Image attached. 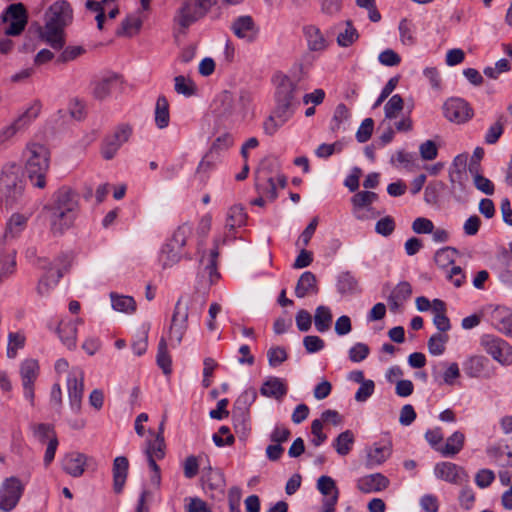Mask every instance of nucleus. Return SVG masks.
Returning a JSON list of instances; mask_svg holds the SVG:
<instances>
[{
    "mask_svg": "<svg viewBox=\"0 0 512 512\" xmlns=\"http://www.w3.org/2000/svg\"><path fill=\"white\" fill-rule=\"evenodd\" d=\"M443 114L449 122L464 124L473 117L474 111L466 100L451 97L443 104Z\"/></svg>",
    "mask_w": 512,
    "mask_h": 512,
    "instance_id": "9b49d317",
    "label": "nucleus"
},
{
    "mask_svg": "<svg viewBox=\"0 0 512 512\" xmlns=\"http://www.w3.org/2000/svg\"><path fill=\"white\" fill-rule=\"evenodd\" d=\"M487 359L484 356L473 355L463 362V368L467 376L477 378L483 372Z\"/></svg>",
    "mask_w": 512,
    "mask_h": 512,
    "instance_id": "79ce46f5",
    "label": "nucleus"
},
{
    "mask_svg": "<svg viewBox=\"0 0 512 512\" xmlns=\"http://www.w3.org/2000/svg\"><path fill=\"white\" fill-rule=\"evenodd\" d=\"M26 337L23 332H10L8 334L7 357L13 359L17 351L25 345Z\"/></svg>",
    "mask_w": 512,
    "mask_h": 512,
    "instance_id": "603ef678",
    "label": "nucleus"
},
{
    "mask_svg": "<svg viewBox=\"0 0 512 512\" xmlns=\"http://www.w3.org/2000/svg\"><path fill=\"white\" fill-rule=\"evenodd\" d=\"M1 18L5 23L4 33L6 35H19L27 23L25 6L22 3L11 4Z\"/></svg>",
    "mask_w": 512,
    "mask_h": 512,
    "instance_id": "f8f14e48",
    "label": "nucleus"
},
{
    "mask_svg": "<svg viewBox=\"0 0 512 512\" xmlns=\"http://www.w3.org/2000/svg\"><path fill=\"white\" fill-rule=\"evenodd\" d=\"M42 38L53 48L62 49L65 44L64 28L71 23L73 11L65 0L56 1L46 14Z\"/></svg>",
    "mask_w": 512,
    "mask_h": 512,
    "instance_id": "f03ea898",
    "label": "nucleus"
},
{
    "mask_svg": "<svg viewBox=\"0 0 512 512\" xmlns=\"http://www.w3.org/2000/svg\"><path fill=\"white\" fill-rule=\"evenodd\" d=\"M154 121L158 129H165L170 123L169 103L165 96L157 98L154 110Z\"/></svg>",
    "mask_w": 512,
    "mask_h": 512,
    "instance_id": "2f4dec72",
    "label": "nucleus"
},
{
    "mask_svg": "<svg viewBox=\"0 0 512 512\" xmlns=\"http://www.w3.org/2000/svg\"><path fill=\"white\" fill-rule=\"evenodd\" d=\"M218 255V249L215 247L208 255H203L200 260L201 264L205 266V271L209 276L210 284L219 277V273L217 272Z\"/></svg>",
    "mask_w": 512,
    "mask_h": 512,
    "instance_id": "09e8293b",
    "label": "nucleus"
},
{
    "mask_svg": "<svg viewBox=\"0 0 512 512\" xmlns=\"http://www.w3.org/2000/svg\"><path fill=\"white\" fill-rule=\"evenodd\" d=\"M111 305L115 311L123 313H133L136 310V302L130 296L110 294Z\"/></svg>",
    "mask_w": 512,
    "mask_h": 512,
    "instance_id": "49530a36",
    "label": "nucleus"
},
{
    "mask_svg": "<svg viewBox=\"0 0 512 512\" xmlns=\"http://www.w3.org/2000/svg\"><path fill=\"white\" fill-rule=\"evenodd\" d=\"M151 436H155L154 439L148 440L145 448V455L147 458L162 459L165 456V442L164 437L161 435H155L150 431Z\"/></svg>",
    "mask_w": 512,
    "mask_h": 512,
    "instance_id": "a18cd8bd",
    "label": "nucleus"
},
{
    "mask_svg": "<svg viewBox=\"0 0 512 512\" xmlns=\"http://www.w3.org/2000/svg\"><path fill=\"white\" fill-rule=\"evenodd\" d=\"M337 289L342 295H352L360 291L358 281L349 272H344L339 275Z\"/></svg>",
    "mask_w": 512,
    "mask_h": 512,
    "instance_id": "a19ab883",
    "label": "nucleus"
},
{
    "mask_svg": "<svg viewBox=\"0 0 512 512\" xmlns=\"http://www.w3.org/2000/svg\"><path fill=\"white\" fill-rule=\"evenodd\" d=\"M457 256V250L452 247L439 249L434 256V261L439 267H447L452 264Z\"/></svg>",
    "mask_w": 512,
    "mask_h": 512,
    "instance_id": "680f3d73",
    "label": "nucleus"
},
{
    "mask_svg": "<svg viewBox=\"0 0 512 512\" xmlns=\"http://www.w3.org/2000/svg\"><path fill=\"white\" fill-rule=\"evenodd\" d=\"M269 365L271 367H277L281 365L287 359L286 350L283 347L276 346L271 347L267 352Z\"/></svg>",
    "mask_w": 512,
    "mask_h": 512,
    "instance_id": "338daca9",
    "label": "nucleus"
},
{
    "mask_svg": "<svg viewBox=\"0 0 512 512\" xmlns=\"http://www.w3.org/2000/svg\"><path fill=\"white\" fill-rule=\"evenodd\" d=\"M78 323H82V319L78 318L76 321L69 322L61 321L57 328V333L61 342L69 350L76 348Z\"/></svg>",
    "mask_w": 512,
    "mask_h": 512,
    "instance_id": "b1692460",
    "label": "nucleus"
},
{
    "mask_svg": "<svg viewBox=\"0 0 512 512\" xmlns=\"http://www.w3.org/2000/svg\"><path fill=\"white\" fill-rule=\"evenodd\" d=\"M174 89L178 94L185 97H190L196 93L195 83L182 75L174 78Z\"/></svg>",
    "mask_w": 512,
    "mask_h": 512,
    "instance_id": "bf43d9fd",
    "label": "nucleus"
},
{
    "mask_svg": "<svg viewBox=\"0 0 512 512\" xmlns=\"http://www.w3.org/2000/svg\"><path fill=\"white\" fill-rule=\"evenodd\" d=\"M465 436L460 431H455L448 439L444 446L436 448L443 456L451 457L458 454L464 446Z\"/></svg>",
    "mask_w": 512,
    "mask_h": 512,
    "instance_id": "72a5a7b5",
    "label": "nucleus"
},
{
    "mask_svg": "<svg viewBox=\"0 0 512 512\" xmlns=\"http://www.w3.org/2000/svg\"><path fill=\"white\" fill-rule=\"evenodd\" d=\"M358 37L359 34L357 30L350 22H347L345 30L340 32L337 36V43L341 47H348L352 45Z\"/></svg>",
    "mask_w": 512,
    "mask_h": 512,
    "instance_id": "e2e57ef3",
    "label": "nucleus"
},
{
    "mask_svg": "<svg viewBox=\"0 0 512 512\" xmlns=\"http://www.w3.org/2000/svg\"><path fill=\"white\" fill-rule=\"evenodd\" d=\"M133 132V127L128 123H121L108 135L102 145L101 154L104 159L110 160L115 157L120 147L128 142Z\"/></svg>",
    "mask_w": 512,
    "mask_h": 512,
    "instance_id": "1a4fd4ad",
    "label": "nucleus"
},
{
    "mask_svg": "<svg viewBox=\"0 0 512 512\" xmlns=\"http://www.w3.org/2000/svg\"><path fill=\"white\" fill-rule=\"evenodd\" d=\"M434 474L438 479L454 485H462L469 481L466 470L452 462H440L434 467Z\"/></svg>",
    "mask_w": 512,
    "mask_h": 512,
    "instance_id": "dca6fc26",
    "label": "nucleus"
},
{
    "mask_svg": "<svg viewBox=\"0 0 512 512\" xmlns=\"http://www.w3.org/2000/svg\"><path fill=\"white\" fill-rule=\"evenodd\" d=\"M40 110L41 103L34 101L13 122L0 129V152L6 151L14 144L17 135L23 133L30 126L38 117Z\"/></svg>",
    "mask_w": 512,
    "mask_h": 512,
    "instance_id": "20e7f679",
    "label": "nucleus"
},
{
    "mask_svg": "<svg viewBox=\"0 0 512 512\" xmlns=\"http://www.w3.org/2000/svg\"><path fill=\"white\" fill-rule=\"evenodd\" d=\"M400 40L404 45L412 46L415 44V27L411 21L402 19L399 23Z\"/></svg>",
    "mask_w": 512,
    "mask_h": 512,
    "instance_id": "052dcab7",
    "label": "nucleus"
},
{
    "mask_svg": "<svg viewBox=\"0 0 512 512\" xmlns=\"http://www.w3.org/2000/svg\"><path fill=\"white\" fill-rule=\"evenodd\" d=\"M287 386L281 378L269 377L261 386L260 393L265 397L281 399L287 394Z\"/></svg>",
    "mask_w": 512,
    "mask_h": 512,
    "instance_id": "c85d7f7f",
    "label": "nucleus"
},
{
    "mask_svg": "<svg viewBox=\"0 0 512 512\" xmlns=\"http://www.w3.org/2000/svg\"><path fill=\"white\" fill-rule=\"evenodd\" d=\"M480 346L501 365L512 364V346L504 339L493 334H483L480 337Z\"/></svg>",
    "mask_w": 512,
    "mask_h": 512,
    "instance_id": "0eeeda50",
    "label": "nucleus"
},
{
    "mask_svg": "<svg viewBox=\"0 0 512 512\" xmlns=\"http://www.w3.org/2000/svg\"><path fill=\"white\" fill-rule=\"evenodd\" d=\"M23 491L24 485L18 478H6L0 485V510L12 511L19 503Z\"/></svg>",
    "mask_w": 512,
    "mask_h": 512,
    "instance_id": "9d476101",
    "label": "nucleus"
},
{
    "mask_svg": "<svg viewBox=\"0 0 512 512\" xmlns=\"http://www.w3.org/2000/svg\"><path fill=\"white\" fill-rule=\"evenodd\" d=\"M444 183L441 181L430 182L424 191V200L428 204H436L439 198V192L444 189Z\"/></svg>",
    "mask_w": 512,
    "mask_h": 512,
    "instance_id": "69168bd1",
    "label": "nucleus"
},
{
    "mask_svg": "<svg viewBox=\"0 0 512 512\" xmlns=\"http://www.w3.org/2000/svg\"><path fill=\"white\" fill-rule=\"evenodd\" d=\"M403 108V98L399 94L393 95L384 106L385 119L382 121L381 126L384 127L386 121L397 118Z\"/></svg>",
    "mask_w": 512,
    "mask_h": 512,
    "instance_id": "c03bdc74",
    "label": "nucleus"
},
{
    "mask_svg": "<svg viewBox=\"0 0 512 512\" xmlns=\"http://www.w3.org/2000/svg\"><path fill=\"white\" fill-rule=\"evenodd\" d=\"M39 374V364L34 359H26L21 363L20 375L24 397L34 405V382Z\"/></svg>",
    "mask_w": 512,
    "mask_h": 512,
    "instance_id": "a211bd4d",
    "label": "nucleus"
},
{
    "mask_svg": "<svg viewBox=\"0 0 512 512\" xmlns=\"http://www.w3.org/2000/svg\"><path fill=\"white\" fill-rule=\"evenodd\" d=\"M276 93L275 100H281L288 102L289 104H295V92L297 89V81L291 79L285 74H279L276 76Z\"/></svg>",
    "mask_w": 512,
    "mask_h": 512,
    "instance_id": "412c9836",
    "label": "nucleus"
},
{
    "mask_svg": "<svg viewBox=\"0 0 512 512\" xmlns=\"http://www.w3.org/2000/svg\"><path fill=\"white\" fill-rule=\"evenodd\" d=\"M231 30L236 37L247 43L253 42L259 32L258 27L250 16L236 18L231 24Z\"/></svg>",
    "mask_w": 512,
    "mask_h": 512,
    "instance_id": "6ab92c4d",
    "label": "nucleus"
},
{
    "mask_svg": "<svg viewBox=\"0 0 512 512\" xmlns=\"http://www.w3.org/2000/svg\"><path fill=\"white\" fill-rule=\"evenodd\" d=\"M415 161L416 157L415 154L405 152V151H398L395 156H392L391 162L392 164H395L396 162L402 166L407 171H413L415 167Z\"/></svg>",
    "mask_w": 512,
    "mask_h": 512,
    "instance_id": "0e129e2a",
    "label": "nucleus"
},
{
    "mask_svg": "<svg viewBox=\"0 0 512 512\" xmlns=\"http://www.w3.org/2000/svg\"><path fill=\"white\" fill-rule=\"evenodd\" d=\"M87 457L79 452L68 453L62 462L64 471L72 477H79L85 471Z\"/></svg>",
    "mask_w": 512,
    "mask_h": 512,
    "instance_id": "393cba45",
    "label": "nucleus"
},
{
    "mask_svg": "<svg viewBox=\"0 0 512 512\" xmlns=\"http://www.w3.org/2000/svg\"><path fill=\"white\" fill-rule=\"evenodd\" d=\"M44 209L48 212L51 233L55 236L63 235L73 226L79 214V197L71 188L61 187Z\"/></svg>",
    "mask_w": 512,
    "mask_h": 512,
    "instance_id": "f257e3e1",
    "label": "nucleus"
},
{
    "mask_svg": "<svg viewBox=\"0 0 512 512\" xmlns=\"http://www.w3.org/2000/svg\"><path fill=\"white\" fill-rule=\"evenodd\" d=\"M189 305L180 297L175 304L169 327L168 340L171 346H178L188 328Z\"/></svg>",
    "mask_w": 512,
    "mask_h": 512,
    "instance_id": "6e6552de",
    "label": "nucleus"
},
{
    "mask_svg": "<svg viewBox=\"0 0 512 512\" xmlns=\"http://www.w3.org/2000/svg\"><path fill=\"white\" fill-rule=\"evenodd\" d=\"M129 469V462L125 456H118L113 461V488L120 493L125 485Z\"/></svg>",
    "mask_w": 512,
    "mask_h": 512,
    "instance_id": "a878e982",
    "label": "nucleus"
},
{
    "mask_svg": "<svg viewBox=\"0 0 512 512\" xmlns=\"http://www.w3.org/2000/svg\"><path fill=\"white\" fill-rule=\"evenodd\" d=\"M182 256V251L166 243L160 253V262L163 267H171L176 264Z\"/></svg>",
    "mask_w": 512,
    "mask_h": 512,
    "instance_id": "5fc2aeb1",
    "label": "nucleus"
},
{
    "mask_svg": "<svg viewBox=\"0 0 512 512\" xmlns=\"http://www.w3.org/2000/svg\"><path fill=\"white\" fill-rule=\"evenodd\" d=\"M448 335L443 333H436L432 335L427 343L429 353L433 356H440L445 351L446 343L448 342Z\"/></svg>",
    "mask_w": 512,
    "mask_h": 512,
    "instance_id": "4d7b16f0",
    "label": "nucleus"
},
{
    "mask_svg": "<svg viewBox=\"0 0 512 512\" xmlns=\"http://www.w3.org/2000/svg\"><path fill=\"white\" fill-rule=\"evenodd\" d=\"M333 315L328 306L320 305L316 308L314 314V324L318 332L328 331L332 324Z\"/></svg>",
    "mask_w": 512,
    "mask_h": 512,
    "instance_id": "58836bf2",
    "label": "nucleus"
},
{
    "mask_svg": "<svg viewBox=\"0 0 512 512\" xmlns=\"http://www.w3.org/2000/svg\"><path fill=\"white\" fill-rule=\"evenodd\" d=\"M24 180L15 164L5 165L0 173V203L12 206L23 196Z\"/></svg>",
    "mask_w": 512,
    "mask_h": 512,
    "instance_id": "39448f33",
    "label": "nucleus"
},
{
    "mask_svg": "<svg viewBox=\"0 0 512 512\" xmlns=\"http://www.w3.org/2000/svg\"><path fill=\"white\" fill-rule=\"evenodd\" d=\"M67 390L71 409L79 413L84 393V371L80 367H73L69 371Z\"/></svg>",
    "mask_w": 512,
    "mask_h": 512,
    "instance_id": "ddd939ff",
    "label": "nucleus"
},
{
    "mask_svg": "<svg viewBox=\"0 0 512 512\" xmlns=\"http://www.w3.org/2000/svg\"><path fill=\"white\" fill-rule=\"evenodd\" d=\"M389 485V479L381 473L363 476L357 480V488L363 493L380 492Z\"/></svg>",
    "mask_w": 512,
    "mask_h": 512,
    "instance_id": "4be33fe9",
    "label": "nucleus"
},
{
    "mask_svg": "<svg viewBox=\"0 0 512 512\" xmlns=\"http://www.w3.org/2000/svg\"><path fill=\"white\" fill-rule=\"evenodd\" d=\"M354 444V435L352 431L345 430L340 433L333 443V447L340 456L350 453Z\"/></svg>",
    "mask_w": 512,
    "mask_h": 512,
    "instance_id": "de8ad7c7",
    "label": "nucleus"
},
{
    "mask_svg": "<svg viewBox=\"0 0 512 512\" xmlns=\"http://www.w3.org/2000/svg\"><path fill=\"white\" fill-rule=\"evenodd\" d=\"M506 122V118L504 115H499L497 121L489 127L485 134V142L489 145L495 144L504 131V124Z\"/></svg>",
    "mask_w": 512,
    "mask_h": 512,
    "instance_id": "13d9d810",
    "label": "nucleus"
},
{
    "mask_svg": "<svg viewBox=\"0 0 512 512\" xmlns=\"http://www.w3.org/2000/svg\"><path fill=\"white\" fill-rule=\"evenodd\" d=\"M157 364L163 370V373L168 375L171 373V358L167 349V341L161 338L158 344L157 351Z\"/></svg>",
    "mask_w": 512,
    "mask_h": 512,
    "instance_id": "864d4df0",
    "label": "nucleus"
},
{
    "mask_svg": "<svg viewBox=\"0 0 512 512\" xmlns=\"http://www.w3.org/2000/svg\"><path fill=\"white\" fill-rule=\"evenodd\" d=\"M41 262H43L41 268L45 269L46 272L38 282L37 293L41 296H45L57 285L63 273L60 268L53 267L51 262L47 260H42Z\"/></svg>",
    "mask_w": 512,
    "mask_h": 512,
    "instance_id": "aec40b11",
    "label": "nucleus"
},
{
    "mask_svg": "<svg viewBox=\"0 0 512 512\" xmlns=\"http://www.w3.org/2000/svg\"><path fill=\"white\" fill-rule=\"evenodd\" d=\"M246 213L243 207L239 205L232 206L227 213L226 228L233 230L237 227H241L246 222Z\"/></svg>",
    "mask_w": 512,
    "mask_h": 512,
    "instance_id": "8fccbe9b",
    "label": "nucleus"
},
{
    "mask_svg": "<svg viewBox=\"0 0 512 512\" xmlns=\"http://www.w3.org/2000/svg\"><path fill=\"white\" fill-rule=\"evenodd\" d=\"M15 270V252L13 250L0 249V283L13 275Z\"/></svg>",
    "mask_w": 512,
    "mask_h": 512,
    "instance_id": "473e14b6",
    "label": "nucleus"
},
{
    "mask_svg": "<svg viewBox=\"0 0 512 512\" xmlns=\"http://www.w3.org/2000/svg\"><path fill=\"white\" fill-rule=\"evenodd\" d=\"M350 119V111L345 104L340 103L336 106L330 123V129L333 132L345 131Z\"/></svg>",
    "mask_w": 512,
    "mask_h": 512,
    "instance_id": "c9c22d12",
    "label": "nucleus"
},
{
    "mask_svg": "<svg viewBox=\"0 0 512 512\" xmlns=\"http://www.w3.org/2000/svg\"><path fill=\"white\" fill-rule=\"evenodd\" d=\"M119 82V76L116 74H112L95 81L92 87L93 96L98 100L107 98Z\"/></svg>",
    "mask_w": 512,
    "mask_h": 512,
    "instance_id": "cd10ccee",
    "label": "nucleus"
},
{
    "mask_svg": "<svg viewBox=\"0 0 512 512\" xmlns=\"http://www.w3.org/2000/svg\"><path fill=\"white\" fill-rule=\"evenodd\" d=\"M391 455V446L389 443L384 445L375 444L367 454V463L370 466H377L384 463Z\"/></svg>",
    "mask_w": 512,
    "mask_h": 512,
    "instance_id": "e433bc0d",
    "label": "nucleus"
},
{
    "mask_svg": "<svg viewBox=\"0 0 512 512\" xmlns=\"http://www.w3.org/2000/svg\"><path fill=\"white\" fill-rule=\"evenodd\" d=\"M143 24V20L138 13L128 15L121 24V29L118 31V35H124L132 37L136 35Z\"/></svg>",
    "mask_w": 512,
    "mask_h": 512,
    "instance_id": "37998d69",
    "label": "nucleus"
},
{
    "mask_svg": "<svg viewBox=\"0 0 512 512\" xmlns=\"http://www.w3.org/2000/svg\"><path fill=\"white\" fill-rule=\"evenodd\" d=\"M495 480V473L487 468L480 469L475 474V483L476 485L481 488L485 489L489 487L493 481Z\"/></svg>",
    "mask_w": 512,
    "mask_h": 512,
    "instance_id": "774afa93",
    "label": "nucleus"
},
{
    "mask_svg": "<svg viewBox=\"0 0 512 512\" xmlns=\"http://www.w3.org/2000/svg\"><path fill=\"white\" fill-rule=\"evenodd\" d=\"M318 292L316 276L310 272H304L296 285L295 295L298 298H304L308 294H314Z\"/></svg>",
    "mask_w": 512,
    "mask_h": 512,
    "instance_id": "7c9ffc66",
    "label": "nucleus"
},
{
    "mask_svg": "<svg viewBox=\"0 0 512 512\" xmlns=\"http://www.w3.org/2000/svg\"><path fill=\"white\" fill-rule=\"evenodd\" d=\"M22 157L25 171L32 185L43 189L46 186V174L50 164L48 149L40 143H28Z\"/></svg>",
    "mask_w": 512,
    "mask_h": 512,
    "instance_id": "7ed1b4c3",
    "label": "nucleus"
},
{
    "mask_svg": "<svg viewBox=\"0 0 512 512\" xmlns=\"http://www.w3.org/2000/svg\"><path fill=\"white\" fill-rule=\"evenodd\" d=\"M212 7L211 0H182L173 17L174 24L185 32L192 24L204 17Z\"/></svg>",
    "mask_w": 512,
    "mask_h": 512,
    "instance_id": "423d86ee",
    "label": "nucleus"
},
{
    "mask_svg": "<svg viewBox=\"0 0 512 512\" xmlns=\"http://www.w3.org/2000/svg\"><path fill=\"white\" fill-rule=\"evenodd\" d=\"M449 180L451 183V191L457 201H463L465 194V186L462 182V172L460 169L451 171L449 173Z\"/></svg>",
    "mask_w": 512,
    "mask_h": 512,
    "instance_id": "6e6d98bb",
    "label": "nucleus"
},
{
    "mask_svg": "<svg viewBox=\"0 0 512 512\" xmlns=\"http://www.w3.org/2000/svg\"><path fill=\"white\" fill-rule=\"evenodd\" d=\"M28 219L29 217L24 214H12L6 223L5 237H18L25 230Z\"/></svg>",
    "mask_w": 512,
    "mask_h": 512,
    "instance_id": "f704fd0d",
    "label": "nucleus"
},
{
    "mask_svg": "<svg viewBox=\"0 0 512 512\" xmlns=\"http://www.w3.org/2000/svg\"><path fill=\"white\" fill-rule=\"evenodd\" d=\"M252 101L253 97L249 91H240L237 99L233 101L231 109L227 111V114L235 116L237 119H244L251 110Z\"/></svg>",
    "mask_w": 512,
    "mask_h": 512,
    "instance_id": "bb28decb",
    "label": "nucleus"
},
{
    "mask_svg": "<svg viewBox=\"0 0 512 512\" xmlns=\"http://www.w3.org/2000/svg\"><path fill=\"white\" fill-rule=\"evenodd\" d=\"M442 366L445 369L440 376H438L435 372L433 373L435 380L438 381V379H440V384L454 386L457 379L461 375L459 365L456 362H451L442 363Z\"/></svg>",
    "mask_w": 512,
    "mask_h": 512,
    "instance_id": "ea45409f",
    "label": "nucleus"
},
{
    "mask_svg": "<svg viewBox=\"0 0 512 512\" xmlns=\"http://www.w3.org/2000/svg\"><path fill=\"white\" fill-rule=\"evenodd\" d=\"M378 199V195L371 191L357 192L351 198L352 213L357 220L374 218L372 203Z\"/></svg>",
    "mask_w": 512,
    "mask_h": 512,
    "instance_id": "2eb2a0df",
    "label": "nucleus"
},
{
    "mask_svg": "<svg viewBox=\"0 0 512 512\" xmlns=\"http://www.w3.org/2000/svg\"><path fill=\"white\" fill-rule=\"evenodd\" d=\"M488 321L500 333L512 337V311L503 306H487L483 309Z\"/></svg>",
    "mask_w": 512,
    "mask_h": 512,
    "instance_id": "4468645a",
    "label": "nucleus"
},
{
    "mask_svg": "<svg viewBox=\"0 0 512 512\" xmlns=\"http://www.w3.org/2000/svg\"><path fill=\"white\" fill-rule=\"evenodd\" d=\"M256 397L257 393L254 389L245 390L236 400L233 417H241L244 420L248 407L255 401Z\"/></svg>",
    "mask_w": 512,
    "mask_h": 512,
    "instance_id": "4c0bfd02",
    "label": "nucleus"
},
{
    "mask_svg": "<svg viewBox=\"0 0 512 512\" xmlns=\"http://www.w3.org/2000/svg\"><path fill=\"white\" fill-rule=\"evenodd\" d=\"M412 293L411 285L406 282H400L396 285V287L392 290L388 297V303L390 306V309L392 311H397L398 308L409 299Z\"/></svg>",
    "mask_w": 512,
    "mask_h": 512,
    "instance_id": "c756f323",
    "label": "nucleus"
},
{
    "mask_svg": "<svg viewBox=\"0 0 512 512\" xmlns=\"http://www.w3.org/2000/svg\"><path fill=\"white\" fill-rule=\"evenodd\" d=\"M317 489L323 495L322 511L334 512L339 498L336 482L330 476L322 475L317 479Z\"/></svg>",
    "mask_w": 512,
    "mask_h": 512,
    "instance_id": "f3484780",
    "label": "nucleus"
},
{
    "mask_svg": "<svg viewBox=\"0 0 512 512\" xmlns=\"http://www.w3.org/2000/svg\"><path fill=\"white\" fill-rule=\"evenodd\" d=\"M303 35L310 51L321 52L328 46V41L321 32L320 28L315 25H306L303 27Z\"/></svg>",
    "mask_w": 512,
    "mask_h": 512,
    "instance_id": "5701e85b",
    "label": "nucleus"
},
{
    "mask_svg": "<svg viewBox=\"0 0 512 512\" xmlns=\"http://www.w3.org/2000/svg\"><path fill=\"white\" fill-rule=\"evenodd\" d=\"M192 233V228L188 224H183L177 228L174 232L172 238L167 242L169 245L174 248L182 251L183 247L186 245L188 237Z\"/></svg>",
    "mask_w": 512,
    "mask_h": 512,
    "instance_id": "3c124183",
    "label": "nucleus"
}]
</instances>
